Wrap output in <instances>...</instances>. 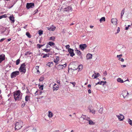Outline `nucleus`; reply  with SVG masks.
I'll list each match as a JSON object with an SVG mask.
<instances>
[{"label": "nucleus", "instance_id": "obj_40", "mask_svg": "<svg viewBox=\"0 0 132 132\" xmlns=\"http://www.w3.org/2000/svg\"><path fill=\"white\" fill-rule=\"evenodd\" d=\"M119 61H121L122 62H123L124 61V59L122 58L121 57H119Z\"/></svg>", "mask_w": 132, "mask_h": 132}, {"label": "nucleus", "instance_id": "obj_64", "mask_svg": "<svg viewBox=\"0 0 132 132\" xmlns=\"http://www.w3.org/2000/svg\"><path fill=\"white\" fill-rule=\"evenodd\" d=\"M11 40V38H9L7 39V40L8 41H10Z\"/></svg>", "mask_w": 132, "mask_h": 132}, {"label": "nucleus", "instance_id": "obj_55", "mask_svg": "<svg viewBox=\"0 0 132 132\" xmlns=\"http://www.w3.org/2000/svg\"><path fill=\"white\" fill-rule=\"evenodd\" d=\"M5 39V38H2V39H1V40H0V42H2Z\"/></svg>", "mask_w": 132, "mask_h": 132}, {"label": "nucleus", "instance_id": "obj_18", "mask_svg": "<svg viewBox=\"0 0 132 132\" xmlns=\"http://www.w3.org/2000/svg\"><path fill=\"white\" fill-rule=\"evenodd\" d=\"M86 120L89 121V123L90 125H93L95 124V123L92 120H90L88 119H86Z\"/></svg>", "mask_w": 132, "mask_h": 132}, {"label": "nucleus", "instance_id": "obj_12", "mask_svg": "<svg viewBox=\"0 0 132 132\" xmlns=\"http://www.w3.org/2000/svg\"><path fill=\"white\" fill-rule=\"evenodd\" d=\"M46 28L48 29V30L50 31H54L56 29V27L53 25L51 27H47Z\"/></svg>", "mask_w": 132, "mask_h": 132}, {"label": "nucleus", "instance_id": "obj_19", "mask_svg": "<svg viewBox=\"0 0 132 132\" xmlns=\"http://www.w3.org/2000/svg\"><path fill=\"white\" fill-rule=\"evenodd\" d=\"M62 65H61V64H59L58 65L57 68V70H60L64 68L63 67H62Z\"/></svg>", "mask_w": 132, "mask_h": 132}, {"label": "nucleus", "instance_id": "obj_29", "mask_svg": "<svg viewBox=\"0 0 132 132\" xmlns=\"http://www.w3.org/2000/svg\"><path fill=\"white\" fill-rule=\"evenodd\" d=\"M105 17H102L101 18V19H100V21L101 22H102L103 21H105Z\"/></svg>", "mask_w": 132, "mask_h": 132}, {"label": "nucleus", "instance_id": "obj_47", "mask_svg": "<svg viewBox=\"0 0 132 132\" xmlns=\"http://www.w3.org/2000/svg\"><path fill=\"white\" fill-rule=\"evenodd\" d=\"M62 65V67H63L64 68H65L67 66V64H65L63 65Z\"/></svg>", "mask_w": 132, "mask_h": 132}, {"label": "nucleus", "instance_id": "obj_58", "mask_svg": "<svg viewBox=\"0 0 132 132\" xmlns=\"http://www.w3.org/2000/svg\"><path fill=\"white\" fill-rule=\"evenodd\" d=\"M46 48H50V46H49V45L48 44H47L46 45Z\"/></svg>", "mask_w": 132, "mask_h": 132}, {"label": "nucleus", "instance_id": "obj_41", "mask_svg": "<svg viewBox=\"0 0 132 132\" xmlns=\"http://www.w3.org/2000/svg\"><path fill=\"white\" fill-rule=\"evenodd\" d=\"M102 83L103 82L102 81H99L97 83H96V85L97 84L102 85Z\"/></svg>", "mask_w": 132, "mask_h": 132}, {"label": "nucleus", "instance_id": "obj_33", "mask_svg": "<svg viewBox=\"0 0 132 132\" xmlns=\"http://www.w3.org/2000/svg\"><path fill=\"white\" fill-rule=\"evenodd\" d=\"M128 122L129 123L131 126H132V120L130 119H128Z\"/></svg>", "mask_w": 132, "mask_h": 132}, {"label": "nucleus", "instance_id": "obj_34", "mask_svg": "<svg viewBox=\"0 0 132 132\" xmlns=\"http://www.w3.org/2000/svg\"><path fill=\"white\" fill-rule=\"evenodd\" d=\"M50 56V54L48 53L47 54H45L43 56V58H46L47 57H49Z\"/></svg>", "mask_w": 132, "mask_h": 132}, {"label": "nucleus", "instance_id": "obj_32", "mask_svg": "<svg viewBox=\"0 0 132 132\" xmlns=\"http://www.w3.org/2000/svg\"><path fill=\"white\" fill-rule=\"evenodd\" d=\"M83 68V65H80L78 67L79 71H81Z\"/></svg>", "mask_w": 132, "mask_h": 132}, {"label": "nucleus", "instance_id": "obj_25", "mask_svg": "<svg viewBox=\"0 0 132 132\" xmlns=\"http://www.w3.org/2000/svg\"><path fill=\"white\" fill-rule=\"evenodd\" d=\"M94 73L92 75V77L93 78L95 79L98 76H97L96 73L95 72V71H94Z\"/></svg>", "mask_w": 132, "mask_h": 132}, {"label": "nucleus", "instance_id": "obj_60", "mask_svg": "<svg viewBox=\"0 0 132 132\" xmlns=\"http://www.w3.org/2000/svg\"><path fill=\"white\" fill-rule=\"evenodd\" d=\"M25 105V103H24L22 104V105H21L22 107H23Z\"/></svg>", "mask_w": 132, "mask_h": 132}, {"label": "nucleus", "instance_id": "obj_62", "mask_svg": "<svg viewBox=\"0 0 132 132\" xmlns=\"http://www.w3.org/2000/svg\"><path fill=\"white\" fill-rule=\"evenodd\" d=\"M88 87L90 88L91 87V85L90 84H89L88 85Z\"/></svg>", "mask_w": 132, "mask_h": 132}, {"label": "nucleus", "instance_id": "obj_56", "mask_svg": "<svg viewBox=\"0 0 132 132\" xmlns=\"http://www.w3.org/2000/svg\"><path fill=\"white\" fill-rule=\"evenodd\" d=\"M39 66H36V67H35V68L37 70H38L39 69Z\"/></svg>", "mask_w": 132, "mask_h": 132}, {"label": "nucleus", "instance_id": "obj_17", "mask_svg": "<svg viewBox=\"0 0 132 132\" xmlns=\"http://www.w3.org/2000/svg\"><path fill=\"white\" fill-rule=\"evenodd\" d=\"M9 18L10 20L12 21V22L14 23V18L12 15L10 16Z\"/></svg>", "mask_w": 132, "mask_h": 132}, {"label": "nucleus", "instance_id": "obj_50", "mask_svg": "<svg viewBox=\"0 0 132 132\" xmlns=\"http://www.w3.org/2000/svg\"><path fill=\"white\" fill-rule=\"evenodd\" d=\"M3 18H6L7 17V15L6 14H4L2 15Z\"/></svg>", "mask_w": 132, "mask_h": 132}, {"label": "nucleus", "instance_id": "obj_3", "mask_svg": "<svg viewBox=\"0 0 132 132\" xmlns=\"http://www.w3.org/2000/svg\"><path fill=\"white\" fill-rule=\"evenodd\" d=\"M26 65L24 63L22 64L19 69V71L23 73H24L26 72Z\"/></svg>", "mask_w": 132, "mask_h": 132}, {"label": "nucleus", "instance_id": "obj_35", "mask_svg": "<svg viewBox=\"0 0 132 132\" xmlns=\"http://www.w3.org/2000/svg\"><path fill=\"white\" fill-rule=\"evenodd\" d=\"M51 49H43V51H45L46 52H48L50 51Z\"/></svg>", "mask_w": 132, "mask_h": 132}, {"label": "nucleus", "instance_id": "obj_48", "mask_svg": "<svg viewBox=\"0 0 132 132\" xmlns=\"http://www.w3.org/2000/svg\"><path fill=\"white\" fill-rule=\"evenodd\" d=\"M103 75L104 76H106L107 75V72L106 71H105L104 73H103Z\"/></svg>", "mask_w": 132, "mask_h": 132}, {"label": "nucleus", "instance_id": "obj_27", "mask_svg": "<svg viewBox=\"0 0 132 132\" xmlns=\"http://www.w3.org/2000/svg\"><path fill=\"white\" fill-rule=\"evenodd\" d=\"M75 51L76 53L78 55H80L81 53L80 51L78 50H75Z\"/></svg>", "mask_w": 132, "mask_h": 132}, {"label": "nucleus", "instance_id": "obj_2", "mask_svg": "<svg viewBox=\"0 0 132 132\" xmlns=\"http://www.w3.org/2000/svg\"><path fill=\"white\" fill-rule=\"evenodd\" d=\"M23 122L21 121L16 122L15 124V130H17L20 129L22 127Z\"/></svg>", "mask_w": 132, "mask_h": 132}, {"label": "nucleus", "instance_id": "obj_7", "mask_svg": "<svg viewBox=\"0 0 132 132\" xmlns=\"http://www.w3.org/2000/svg\"><path fill=\"white\" fill-rule=\"evenodd\" d=\"M116 116L120 121H122L124 119V116L122 114H120L119 115H117Z\"/></svg>", "mask_w": 132, "mask_h": 132}, {"label": "nucleus", "instance_id": "obj_61", "mask_svg": "<svg viewBox=\"0 0 132 132\" xmlns=\"http://www.w3.org/2000/svg\"><path fill=\"white\" fill-rule=\"evenodd\" d=\"M96 74L97 75V76H98V77L100 75V74L98 73H96Z\"/></svg>", "mask_w": 132, "mask_h": 132}, {"label": "nucleus", "instance_id": "obj_53", "mask_svg": "<svg viewBox=\"0 0 132 132\" xmlns=\"http://www.w3.org/2000/svg\"><path fill=\"white\" fill-rule=\"evenodd\" d=\"M88 92L89 94H90L92 93L91 91L90 90V89H88Z\"/></svg>", "mask_w": 132, "mask_h": 132}, {"label": "nucleus", "instance_id": "obj_10", "mask_svg": "<svg viewBox=\"0 0 132 132\" xmlns=\"http://www.w3.org/2000/svg\"><path fill=\"white\" fill-rule=\"evenodd\" d=\"M5 59V55L4 54H2L0 55V63Z\"/></svg>", "mask_w": 132, "mask_h": 132}, {"label": "nucleus", "instance_id": "obj_63", "mask_svg": "<svg viewBox=\"0 0 132 132\" xmlns=\"http://www.w3.org/2000/svg\"><path fill=\"white\" fill-rule=\"evenodd\" d=\"M128 28H129L128 27H125V30H128Z\"/></svg>", "mask_w": 132, "mask_h": 132}, {"label": "nucleus", "instance_id": "obj_54", "mask_svg": "<svg viewBox=\"0 0 132 132\" xmlns=\"http://www.w3.org/2000/svg\"><path fill=\"white\" fill-rule=\"evenodd\" d=\"M126 67V65H121V67L122 68H124Z\"/></svg>", "mask_w": 132, "mask_h": 132}, {"label": "nucleus", "instance_id": "obj_43", "mask_svg": "<svg viewBox=\"0 0 132 132\" xmlns=\"http://www.w3.org/2000/svg\"><path fill=\"white\" fill-rule=\"evenodd\" d=\"M44 79V78L43 77H41L39 79V81H43Z\"/></svg>", "mask_w": 132, "mask_h": 132}, {"label": "nucleus", "instance_id": "obj_14", "mask_svg": "<svg viewBox=\"0 0 132 132\" xmlns=\"http://www.w3.org/2000/svg\"><path fill=\"white\" fill-rule=\"evenodd\" d=\"M87 46L86 44H82L80 45V47L82 50H83Z\"/></svg>", "mask_w": 132, "mask_h": 132}, {"label": "nucleus", "instance_id": "obj_16", "mask_svg": "<svg viewBox=\"0 0 132 132\" xmlns=\"http://www.w3.org/2000/svg\"><path fill=\"white\" fill-rule=\"evenodd\" d=\"M92 55L91 54L88 53L86 56L87 58L88 59H90L92 58Z\"/></svg>", "mask_w": 132, "mask_h": 132}, {"label": "nucleus", "instance_id": "obj_45", "mask_svg": "<svg viewBox=\"0 0 132 132\" xmlns=\"http://www.w3.org/2000/svg\"><path fill=\"white\" fill-rule=\"evenodd\" d=\"M81 118H82V119H83V120H86V119H90V118L88 117V118H86V119L85 118H84V117H81Z\"/></svg>", "mask_w": 132, "mask_h": 132}, {"label": "nucleus", "instance_id": "obj_15", "mask_svg": "<svg viewBox=\"0 0 132 132\" xmlns=\"http://www.w3.org/2000/svg\"><path fill=\"white\" fill-rule=\"evenodd\" d=\"M72 9L71 7L70 6H68L66 8H65L64 9V11H72Z\"/></svg>", "mask_w": 132, "mask_h": 132}, {"label": "nucleus", "instance_id": "obj_52", "mask_svg": "<svg viewBox=\"0 0 132 132\" xmlns=\"http://www.w3.org/2000/svg\"><path fill=\"white\" fill-rule=\"evenodd\" d=\"M70 83L71 84H72L73 85V86H75V85H76V83L75 82H70Z\"/></svg>", "mask_w": 132, "mask_h": 132}, {"label": "nucleus", "instance_id": "obj_21", "mask_svg": "<svg viewBox=\"0 0 132 132\" xmlns=\"http://www.w3.org/2000/svg\"><path fill=\"white\" fill-rule=\"evenodd\" d=\"M117 81L118 82L121 83H122L124 82L123 80L122 79L120 78H119L117 79Z\"/></svg>", "mask_w": 132, "mask_h": 132}, {"label": "nucleus", "instance_id": "obj_44", "mask_svg": "<svg viewBox=\"0 0 132 132\" xmlns=\"http://www.w3.org/2000/svg\"><path fill=\"white\" fill-rule=\"evenodd\" d=\"M120 31V28L119 27H118V29L117 30V32L116 33H118Z\"/></svg>", "mask_w": 132, "mask_h": 132}, {"label": "nucleus", "instance_id": "obj_36", "mask_svg": "<svg viewBox=\"0 0 132 132\" xmlns=\"http://www.w3.org/2000/svg\"><path fill=\"white\" fill-rule=\"evenodd\" d=\"M103 110V108H100L98 110V112L100 113H102Z\"/></svg>", "mask_w": 132, "mask_h": 132}, {"label": "nucleus", "instance_id": "obj_37", "mask_svg": "<svg viewBox=\"0 0 132 132\" xmlns=\"http://www.w3.org/2000/svg\"><path fill=\"white\" fill-rule=\"evenodd\" d=\"M55 37H51L50 38V40H52V41H54Z\"/></svg>", "mask_w": 132, "mask_h": 132}, {"label": "nucleus", "instance_id": "obj_57", "mask_svg": "<svg viewBox=\"0 0 132 132\" xmlns=\"http://www.w3.org/2000/svg\"><path fill=\"white\" fill-rule=\"evenodd\" d=\"M102 82H103V85H104V84H105L106 83V81H102Z\"/></svg>", "mask_w": 132, "mask_h": 132}, {"label": "nucleus", "instance_id": "obj_11", "mask_svg": "<svg viewBox=\"0 0 132 132\" xmlns=\"http://www.w3.org/2000/svg\"><path fill=\"white\" fill-rule=\"evenodd\" d=\"M118 20L116 18H113L111 19V22L113 24L117 25V24Z\"/></svg>", "mask_w": 132, "mask_h": 132}, {"label": "nucleus", "instance_id": "obj_6", "mask_svg": "<svg viewBox=\"0 0 132 132\" xmlns=\"http://www.w3.org/2000/svg\"><path fill=\"white\" fill-rule=\"evenodd\" d=\"M34 6V4L33 3H28L27 4L26 7L27 9L33 8Z\"/></svg>", "mask_w": 132, "mask_h": 132}, {"label": "nucleus", "instance_id": "obj_23", "mask_svg": "<svg viewBox=\"0 0 132 132\" xmlns=\"http://www.w3.org/2000/svg\"><path fill=\"white\" fill-rule=\"evenodd\" d=\"M125 9V8L123 9L121 11V19L122 18V16L124 13Z\"/></svg>", "mask_w": 132, "mask_h": 132}, {"label": "nucleus", "instance_id": "obj_51", "mask_svg": "<svg viewBox=\"0 0 132 132\" xmlns=\"http://www.w3.org/2000/svg\"><path fill=\"white\" fill-rule=\"evenodd\" d=\"M70 46L69 45H68L66 46L65 47L66 48H69L70 47Z\"/></svg>", "mask_w": 132, "mask_h": 132}, {"label": "nucleus", "instance_id": "obj_39", "mask_svg": "<svg viewBox=\"0 0 132 132\" xmlns=\"http://www.w3.org/2000/svg\"><path fill=\"white\" fill-rule=\"evenodd\" d=\"M44 45H41L39 44H38L37 45V47L39 48H40L42 47Z\"/></svg>", "mask_w": 132, "mask_h": 132}, {"label": "nucleus", "instance_id": "obj_4", "mask_svg": "<svg viewBox=\"0 0 132 132\" xmlns=\"http://www.w3.org/2000/svg\"><path fill=\"white\" fill-rule=\"evenodd\" d=\"M19 74V71H16L13 72L11 75V78H15L16 76L18 75Z\"/></svg>", "mask_w": 132, "mask_h": 132}, {"label": "nucleus", "instance_id": "obj_46", "mask_svg": "<svg viewBox=\"0 0 132 132\" xmlns=\"http://www.w3.org/2000/svg\"><path fill=\"white\" fill-rule=\"evenodd\" d=\"M31 53L29 52H27L25 54V55H27L28 54L30 55L31 54Z\"/></svg>", "mask_w": 132, "mask_h": 132}, {"label": "nucleus", "instance_id": "obj_28", "mask_svg": "<svg viewBox=\"0 0 132 132\" xmlns=\"http://www.w3.org/2000/svg\"><path fill=\"white\" fill-rule=\"evenodd\" d=\"M26 35L29 38H30L31 37V36L30 34L28 32H27L26 33Z\"/></svg>", "mask_w": 132, "mask_h": 132}, {"label": "nucleus", "instance_id": "obj_24", "mask_svg": "<svg viewBox=\"0 0 132 132\" xmlns=\"http://www.w3.org/2000/svg\"><path fill=\"white\" fill-rule=\"evenodd\" d=\"M53 63L52 62H50L47 64V65L49 67H50L53 65Z\"/></svg>", "mask_w": 132, "mask_h": 132}, {"label": "nucleus", "instance_id": "obj_30", "mask_svg": "<svg viewBox=\"0 0 132 132\" xmlns=\"http://www.w3.org/2000/svg\"><path fill=\"white\" fill-rule=\"evenodd\" d=\"M48 44L50 45V46H53L55 44L53 42H50L48 43Z\"/></svg>", "mask_w": 132, "mask_h": 132}, {"label": "nucleus", "instance_id": "obj_42", "mask_svg": "<svg viewBox=\"0 0 132 132\" xmlns=\"http://www.w3.org/2000/svg\"><path fill=\"white\" fill-rule=\"evenodd\" d=\"M20 60L19 59H18L16 61V65H18L19 64V63H20Z\"/></svg>", "mask_w": 132, "mask_h": 132}, {"label": "nucleus", "instance_id": "obj_59", "mask_svg": "<svg viewBox=\"0 0 132 132\" xmlns=\"http://www.w3.org/2000/svg\"><path fill=\"white\" fill-rule=\"evenodd\" d=\"M37 72L38 74H39L40 73V72H39V69L37 70Z\"/></svg>", "mask_w": 132, "mask_h": 132}, {"label": "nucleus", "instance_id": "obj_31", "mask_svg": "<svg viewBox=\"0 0 132 132\" xmlns=\"http://www.w3.org/2000/svg\"><path fill=\"white\" fill-rule=\"evenodd\" d=\"M39 92L41 93V91L39 90H37L35 93V95H38L39 94L38 93V92Z\"/></svg>", "mask_w": 132, "mask_h": 132}, {"label": "nucleus", "instance_id": "obj_1", "mask_svg": "<svg viewBox=\"0 0 132 132\" xmlns=\"http://www.w3.org/2000/svg\"><path fill=\"white\" fill-rule=\"evenodd\" d=\"M14 96L15 101H20L21 99L22 95L21 93L19 91H16L14 92Z\"/></svg>", "mask_w": 132, "mask_h": 132}, {"label": "nucleus", "instance_id": "obj_26", "mask_svg": "<svg viewBox=\"0 0 132 132\" xmlns=\"http://www.w3.org/2000/svg\"><path fill=\"white\" fill-rule=\"evenodd\" d=\"M48 112H49V114H48V117L49 118H51V117H52L53 116V114L51 112L49 111Z\"/></svg>", "mask_w": 132, "mask_h": 132}, {"label": "nucleus", "instance_id": "obj_5", "mask_svg": "<svg viewBox=\"0 0 132 132\" xmlns=\"http://www.w3.org/2000/svg\"><path fill=\"white\" fill-rule=\"evenodd\" d=\"M129 94L128 92L126 90H123L121 94L124 98H125L127 97Z\"/></svg>", "mask_w": 132, "mask_h": 132}, {"label": "nucleus", "instance_id": "obj_38", "mask_svg": "<svg viewBox=\"0 0 132 132\" xmlns=\"http://www.w3.org/2000/svg\"><path fill=\"white\" fill-rule=\"evenodd\" d=\"M43 34V31L41 30H39L38 31V34H39L40 35H42Z\"/></svg>", "mask_w": 132, "mask_h": 132}, {"label": "nucleus", "instance_id": "obj_49", "mask_svg": "<svg viewBox=\"0 0 132 132\" xmlns=\"http://www.w3.org/2000/svg\"><path fill=\"white\" fill-rule=\"evenodd\" d=\"M39 88L42 90L43 89V85H42L41 86L39 87Z\"/></svg>", "mask_w": 132, "mask_h": 132}, {"label": "nucleus", "instance_id": "obj_9", "mask_svg": "<svg viewBox=\"0 0 132 132\" xmlns=\"http://www.w3.org/2000/svg\"><path fill=\"white\" fill-rule=\"evenodd\" d=\"M68 51L70 54V55L72 57H73L75 55V54L73 53V50L71 48H69Z\"/></svg>", "mask_w": 132, "mask_h": 132}, {"label": "nucleus", "instance_id": "obj_22", "mask_svg": "<svg viewBox=\"0 0 132 132\" xmlns=\"http://www.w3.org/2000/svg\"><path fill=\"white\" fill-rule=\"evenodd\" d=\"M30 96H29L26 95L25 97V100L26 102H28L30 100Z\"/></svg>", "mask_w": 132, "mask_h": 132}, {"label": "nucleus", "instance_id": "obj_20", "mask_svg": "<svg viewBox=\"0 0 132 132\" xmlns=\"http://www.w3.org/2000/svg\"><path fill=\"white\" fill-rule=\"evenodd\" d=\"M54 62L55 63H56V64H58V62L59 61V57L57 56L56 57V59L55 60V59H54Z\"/></svg>", "mask_w": 132, "mask_h": 132}, {"label": "nucleus", "instance_id": "obj_13", "mask_svg": "<svg viewBox=\"0 0 132 132\" xmlns=\"http://www.w3.org/2000/svg\"><path fill=\"white\" fill-rule=\"evenodd\" d=\"M59 86L57 84H55L53 86V89L54 91L56 90L59 89Z\"/></svg>", "mask_w": 132, "mask_h": 132}, {"label": "nucleus", "instance_id": "obj_8", "mask_svg": "<svg viewBox=\"0 0 132 132\" xmlns=\"http://www.w3.org/2000/svg\"><path fill=\"white\" fill-rule=\"evenodd\" d=\"M88 109L89 110L90 112L92 113L93 114H95V111L94 110L92 107L89 106Z\"/></svg>", "mask_w": 132, "mask_h": 132}]
</instances>
